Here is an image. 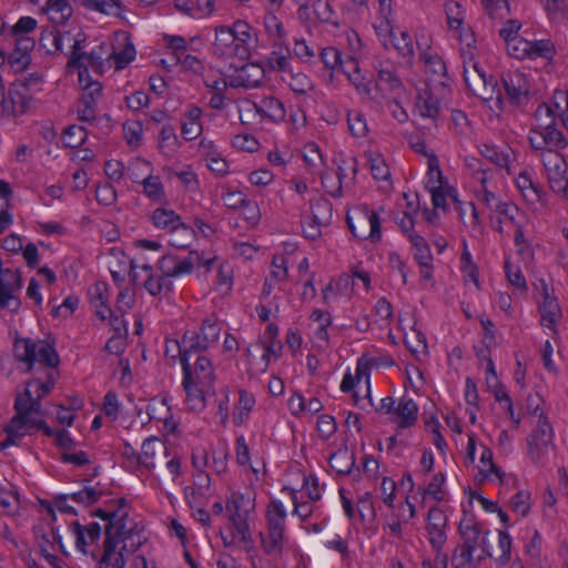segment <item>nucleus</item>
Returning a JSON list of instances; mask_svg holds the SVG:
<instances>
[{
	"mask_svg": "<svg viewBox=\"0 0 568 568\" xmlns=\"http://www.w3.org/2000/svg\"><path fill=\"white\" fill-rule=\"evenodd\" d=\"M118 508L113 510V521L105 526L103 541V562L111 552H135L146 540L143 528L129 518L124 498L116 500Z\"/></svg>",
	"mask_w": 568,
	"mask_h": 568,
	"instance_id": "f257e3e1",
	"label": "nucleus"
},
{
	"mask_svg": "<svg viewBox=\"0 0 568 568\" xmlns=\"http://www.w3.org/2000/svg\"><path fill=\"white\" fill-rule=\"evenodd\" d=\"M458 531L462 544L452 555L454 568H477L486 557L495 556L486 542L489 531L483 532L480 524L474 517H464L459 523Z\"/></svg>",
	"mask_w": 568,
	"mask_h": 568,
	"instance_id": "f03ea898",
	"label": "nucleus"
},
{
	"mask_svg": "<svg viewBox=\"0 0 568 568\" xmlns=\"http://www.w3.org/2000/svg\"><path fill=\"white\" fill-rule=\"evenodd\" d=\"M542 115L547 116L549 122L530 129L528 133L529 144L532 150L541 151L542 156L549 153H559V150L565 149L568 142L564 133L555 125L552 110L547 104H540L535 112L537 120Z\"/></svg>",
	"mask_w": 568,
	"mask_h": 568,
	"instance_id": "7ed1b4c3",
	"label": "nucleus"
},
{
	"mask_svg": "<svg viewBox=\"0 0 568 568\" xmlns=\"http://www.w3.org/2000/svg\"><path fill=\"white\" fill-rule=\"evenodd\" d=\"M170 346H174L181 355V365L183 379L195 382L196 384L214 387L215 371L212 359L205 353H194L193 351H182L179 341H166V354H170Z\"/></svg>",
	"mask_w": 568,
	"mask_h": 568,
	"instance_id": "20e7f679",
	"label": "nucleus"
},
{
	"mask_svg": "<svg viewBox=\"0 0 568 568\" xmlns=\"http://www.w3.org/2000/svg\"><path fill=\"white\" fill-rule=\"evenodd\" d=\"M266 534H261L262 547L268 555H280L286 541V509L282 501L273 499L266 506Z\"/></svg>",
	"mask_w": 568,
	"mask_h": 568,
	"instance_id": "39448f33",
	"label": "nucleus"
},
{
	"mask_svg": "<svg viewBox=\"0 0 568 568\" xmlns=\"http://www.w3.org/2000/svg\"><path fill=\"white\" fill-rule=\"evenodd\" d=\"M254 509L255 499L250 494L232 491L227 497L225 510L233 529L239 536V541L242 544L252 541L248 519Z\"/></svg>",
	"mask_w": 568,
	"mask_h": 568,
	"instance_id": "423d86ee",
	"label": "nucleus"
},
{
	"mask_svg": "<svg viewBox=\"0 0 568 568\" xmlns=\"http://www.w3.org/2000/svg\"><path fill=\"white\" fill-rule=\"evenodd\" d=\"M14 356L19 362L28 365L26 372H30L36 363L47 367H55L59 364V356L54 347L43 341L17 339Z\"/></svg>",
	"mask_w": 568,
	"mask_h": 568,
	"instance_id": "0eeeda50",
	"label": "nucleus"
},
{
	"mask_svg": "<svg viewBox=\"0 0 568 568\" xmlns=\"http://www.w3.org/2000/svg\"><path fill=\"white\" fill-rule=\"evenodd\" d=\"M552 439V427L544 413H540L536 428L527 437V456L535 465L544 466L549 462L555 448Z\"/></svg>",
	"mask_w": 568,
	"mask_h": 568,
	"instance_id": "6e6552de",
	"label": "nucleus"
},
{
	"mask_svg": "<svg viewBox=\"0 0 568 568\" xmlns=\"http://www.w3.org/2000/svg\"><path fill=\"white\" fill-rule=\"evenodd\" d=\"M346 222L354 237L378 242L382 237L381 217L368 206H358L347 212Z\"/></svg>",
	"mask_w": 568,
	"mask_h": 568,
	"instance_id": "1a4fd4ad",
	"label": "nucleus"
},
{
	"mask_svg": "<svg viewBox=\"0 0 568 568\" xmlns=\"http://www.w3.org/2000/svg\"><path fill=\"white\" fill-rule=\"evenodd\" d=\"M221 331L222 327L215 318L206 317L199 332H186L183 335L180 343L182 351L205 353L219 342Z\"/></svg>",
	"mask_w": 568,
	"mask_h": 568,
	"instance_id": "9d476101",
	"label": "nucleus"
},
{
	"mask_svg": "<svg viewBox=\"0 0 568 568\" xmlns=\"http://www.w3.org/2000/svg\"><path fill=\"white\" fill-rule=\"evenodd\" d=\"M82 42V39H74L67 68L70 69L71 65H81L91 69L98 74H102L105 62L111 61V48L101 43L97 49L87 53L83 51Z\"/></svg>",
	"mask_w": 568,
	"mask_h": 568,
	"instance_id": "9b49d317",
	"label": "nucleus"
},
{
	"mask_svg": "<svg viewBox=\"0 0 568 568\" xmlns=\"http://www.w3.org/2000/svg\"><path fill=\"white\" fill-rule=\"evenodd\" d=\"M379 99H373L375 103H382L390 98V95H399L404 91V84L398 77L396 69L392 64L381 67L377 72V80L373 85Z\"/></svg>",
	"mask_w": 568,
	"mask_h": 568,
	"instance_id": "f8f14e48",
	"label": "nucleus"
},
{
	"mask_svg": "<svg viewBox=\"0 0 568 568\" xmlns=\"http://www.w3.org/2000/svg\"><path fill=\"white\" fill-rule=\"evenodd\" d=\"M464 80L467 88L478 98L489 101L493 99L497 82L489 78L479 69L478 63L464 65Z\"/></svg>",
	"mask_w": 568,
	"mask_h": 568,
	"instance_id": "ddd939ff",
	"label": "nucleus"
},
{
	"mask_svg": "<svg viewBox=\"0 0 568 568\" xmlns=\"http://www.w3.org/2000/svg\"><path fill=\"white\" fill-rule=\"evenodd\" d=\"M245 112L257 114L272 123H281L286 116L283 102L272 95L262 97L258 101H246Z\"/></svg>",
	"mask_w": 568,
	"mask_h": 568,
	"instance_id": "4468645a",
	"label": "nucleus"
},
{
	"mask_svg": "<svg viewBox=\"0 0 568 568\" xmlns=\"http://www.w3.org/2000/svg\"><path fill=\"white\" fill-rule=\"evenodd\" d=\"M542 163L548 173L550 189L566 195L568 191V179L566 178L567 163L560 153H549L542 156Z\"/></svg>",
	"mask_w": 568,
	"mask_h": 568,
	"instance_id": "2eb2a0df",
	"label": "nucleus"
},
{
	"mask_svg": "<svg viewBox=\"0 0 568 568\" xmlns=\"http://www.w3.org/2000/svg\"><path fill=\"white\" fill-rule=\"evenodd\" d=\"M213 47L215 54L225 58L239 57L244 59L248 57L250 53L247 45L241 44L226 26L216 28Z\"/></svg>",
	"mask_w": 568,
	"mask_h": 568,
	"instance_id": "dca6fc26",
	"label": "nucleus"
},
{
	"mask_svg": "<svg viewBox=\"0 0 568 568\" xmlns=\"http://www.w3.org/2000/svg\"><path fill=\"white\" fill-rule=\"evenodd\" d=\"M33 102V94L27 92L23 85L12 83L9 87L4 103L1 104L4 115L19 116L29 111Z\"/></svg>",
	"mask_w": 568,
	"mask_h": 568,
	"instance_id": "f3484780",
	"label": "nucleus"
},
{
	"mask_svg": "<svg viewBox=\"0 0 568 568\" xmlns=\"http://www.w3.org/2000/svg\"><path fill=\"white\" fill-rule=\"evenodd\" d=\"M503 85L510 101L519 105L528 101L530 83L527 75L519 70L507 71L501 77Z\"/></svg>",
	"mask_w": 568,
	"mask_h": 568,
	"instance_id": "a211bd4d",
	"label": "nucleus"
},
{
	"mask_svg": "<svg viewBox=\"0 0 568 568\" xmlns=\"http://www.w3.org/2000/svg\"><path fill=\"white\" fill-rule=\"evenodd\" d=\"M541 297L539 302L540 324L557 334V324L562 317V312L557 298L550 293L547 284L541 285Z\"/></svg>",
	"mask_w": 568,
	"mask_h": 568,
	"instance_id": "6ab92c4d",
	"label": "nucleus"
},
{
	"mask_svg": "<svg viewBox=\"0 0 568 568\" xmlns=\"http://www.w3.org/2000/svg\"><path fill=\"white\" fill-rule=\"evenodd\" d=\"M265 69L258 63H245L230 77L231 88L255 89L262 87Z\"/></svg>",
	"mask_w": 568,
	"mask_h": 568,
	"instance_id": "aec40b11",
	"label": "nucleus"
},
{
	"mask_svg": "<svg viewBox=\"0 0 568 568\" xmlns=\"http://www.w3.org/2000/svg\"><path fill=\"white\" fill-rule=\"evenodd\" d=\"M70 530L75 538L77 548L83 554H91L93 558H98V554L90 547L95 546L101 537V527L98 523H91L87 526H82L79 521H72L70 524Z\"/></svg>",
	"mask_w": 568,
	"mask_h": 568,
	"instance_id": "412c9836",
	"label": "nucleus"
},
{
	"mask_svg": "<svg viewBox=\"0 0 568 568\" xmlns=\"http://www.w3.org/2000/svg\"><path fill=\"white\" fill-rule=\"evenodd\" d=\"M478 150L486 160L500 169H505L508 175L515 174L514 162L517 160V152L514 149L484 143L478 146Z\"/></svg>",
	"mask_w": 568,
	"mask_h": 568,
	"instance_id": "4be33fe9",
	"label": "nucleus"
},
{
	"mask_svg": "<svg viewBox=\"0 0 568 568\" xmlns=\"http://www.w3.org/2000/svg\"><path fill=\"white\" fill-rule=\"evenodd\" d=\"M446 525L447 516L442 509L433 507L428 510L426 529L429 542L434 549L444 548L447 540L445 531Z\"/></svg>",
	"mask_w": 568,
	"mask_h": 568,
	"instance_id": "5701e85b",
	"label": "nucleus"
},
{
	"mask_svg": "<svg viewBox=\"0 0 568 568\" xmlns=\"http://www.w3.org/2000/svg\"><path fill=\"white\" fill-rule=\"evenodd\" d=\"M36 45V41L31 37H20L14 40V49L8 57L10 67L21 72L31 63V51Z\"/></svg>",
	"mask_w": 568,
	"mask_h": 568,
	"instance_id": "b1692460",
	"label": "nucleus"
},
{
	"mask_svg": "<svg viewBox=\"0 0 568 568\" xmlns=\"http://www.w3.org/2000/svg\"><path fill=\"white\" fill-rule=\"evenodd\" d=\"M170 456L166 445L158 437H149L142 444L141 465L153 469L164 458Z\"/></svg>",
	"mask_w": 568,
	"mask_h": 568,
	"instance_id": "393cba45",
	"label": "nucleus"
},
{
	"mask_svg": "<svg viewBox=\"0 0 568 568\" xmlns=\"http://www.w3.org/2000/svg\"><path fill=\"white\" fill-rule=\"evenodd\" d=\"M303 158L308 171L313 174L320 175L323 187L327 189V181L329 176L325 173L326 164L317 144L307 143L303 149Z\"/></svg>",
	"mask_w": 568,
	"mask_h": 568,
	"instance_id": "a878e982",
	"label": "nucleus"
},
{
	"mask_svg": "<svg viewBox=\"0 0 568 568\" xmlns=\"http://www.w3.org/2000/svg\"><path fill=\"white\" fill-rule=\"evenodd\" d=\"M346 63L351 64L353 70L351 71L345 69L343 73L347 75L348 80L355 87L356 91L359 94L365 95L371 101H373V99H379V95L377 97L376 92L373 91L371 80L366 79L361 74L357 60L353 55H349L347 58Z\"/></svg>",
	"mask_w": 568,
	"mask_h": 568,
	"instance_id": "bb28decb",
	"label": "nucleus"
},
{
	"mask_svg": "<svg viewBox=\"0 0 568 568\" xmlns=\"http://www.w3.org/2000/svg\"><path fill=\"white\" fill-rule=\"evenodd\" d=\"M90 302L94 307L95 315L101 321H106L108 314L111 313L109 303V287L105 282H97L89 288Z\"/></svg>",
	"mask_w": 568,
	"mask_h": 568,
	"instance_id": "cd10ccee",
	"label": "nucleus"
},
{
	"mask_svg": "<svg viewBox=\"0 0 568 568\" xmlns=\"http://www.w3.org/2000/svg\"><path fill=\"white\" fill-rule=\"evenodd\" d=\"M182 386L187 407L193 412H201L205 407V395L214 390V387H206L186 379L182 381Z\"/></svg>",
	"mask_w": 568,
	"mask_h": 568,
	"instance_id": "c85d7f7f",
	"label": "nucleus"
},
{
	"mask_svg": "<svg viewBox=\"0 0 568 568\" xmlns=\"http://www.w3.org/2000/svg\"><path fill=\"white\" fill-rule=\"evenodd\" d=\"M415 112L422 118L433 120L439 114V100L427 87L418 91Z\"/></svg>",
	"mask_w": 568,
	"mask_h": 568,
	"instance_id": "c756f323",
	"label": "nucleus"
},
{
	"mask_svg": "<svg viewBox=\"0 0 568 568\" xmlns=\"http://www.w3.org/2000/svg\"><path fill=\"white\" fill-rule=\"evenodd\" d=\"M419 59L423 61L426 74L432 77V80H439L444 84L443 78H446L447 68L444 60L433 50L427 47L419 53Z\"/></svg>",
	"mask_w": 568,
	"mask_h": 568,
	"instance_id": "7c9ffc66",
	"label": "nucleus"
},
{
	"mask_svg": "<svg viewBox=\"0 0 568 568\" xmlns=\"http://www.w3.org/2000/svg\"><path fill=\"white\" fill-rule=\"evenodd\" d=\"M21 277L18 271L0 268V306L10 307L13 295L11 292L20 288Z\"/></svg>",
	"mask_w": 568,
	"mask_h": 568,
	"instance_id": "2f4dec72",
	"label": "nucleus"
},
{
	"mask_svg": "<svg viewBox=\"0 0 568 568\" xmlns=\"http://www.w3.org/2000/svg\"><path fill=\"white\" fill-rule=\"evenodd\" d=\"M516 186L519 190L523 199L530 205L542 203L544 192L532 182L531 176L527 171H523L515 180Z\"/></svg>",
	"mask_w": 568,
	"mask_h": 568,
	"instance_id": "473e14b6",
	"label": "nucleus"
},
{
	"mask_svg": "<svg viewBox=\"0 0 568 568\" xmlns=\"http://www.w3.org/2000/svg\"><path fill=\"white\" fill-rule=\"evenodd\" d=\"M17 416H33L40 414L41 403L33 397V384H27L23 393L18 394L14 402Z\"/></svg>",
	"mask_w": 568,
	"mask_h": 568,
	"instance_id": "72a5a7b5",
	"label": "nucleus"
},
{
	"mask_svg": "<svg viewBox=\"0 0 568 568\" xmlns=\"http://www.w3.org/2000/svg\"><path fill=\"white\" fill-rule=\"evenodd\" d=\"M17 444L24 436L32 435L36 432V417L34 416H17L14 415L10 423L4 428Z\"/></svg>",
	"mask_w": 568,
	"mask_h": 568,
	"instance_id": "f704fd0d",
	"label": "nucleus"
},
{
	"mask_svg": "<svg viewBox=\"0 0 568 568\" xmlns=\"http://www.w3.org/2000/svg\"><path fill=\"white\" fill-rule=\"evenodd\" d=\"M418 407L412 398L402 397L396 405L395 422L398 428H407L413 426L417 420Z\"/></svg>",
	"mask_w": 568,
	"mask_h": 568,
	"instance_id": "c9c22d12",
	"label": "nucleus"
},
{
	"mask_svg": "<svg viewBox=\"0 0 568 568\" xmlns=\"http://www.w3.org/2000/svg\"><path fill=\"white\" fill-rule=\"evenodd\" d=\"M41 10L57 24L65 23L73 14L70 0H47Z\"/></svg>",
	"mask_w": 568,
	"mask_h": 568,
	"instance_id": "e433bc0d",
	"label": "nucleus"
},
{
	"mask_svg": "<svg viewBox=\"0 0 568 568\" xmlns=\"http://www.w3.org/2000/svg\"><path fill=\"white\" fill-rule=\"evenodd\" d=\"M202 110L199 106H191L184 115L181 126V133L184 140L192 141L202 132L201 123Z\"/></svg>",
	"mask_w": 568,
	"mask_h": 568,
	"instance_id": "4c0bfd02",
	"label": "nucleus"
},
{
	"mask_svg": "<svg viewBox=\"0 0 568 568\" xmlns=\"http://www.w3.org/2000/svg\"><path fill=\"white\" fill-rule=\"evenodd\" d=\"M291 51L287 42L273 43V49L267 57V65L271 70L287 72L290 65Z\"/></svg>",
	"mask_w": 568,
	"mask_h": 568,
	"instance_id": "58836bf2",
	"label": "nucleus"
},
{
	"mask_svg": "<svg viewBox=\"0 0 568 568\" xmlns=\"http://www.w3.org/2000/svg\"><path fill=\"white\" fill-rule=\"evenodd\" d=\"M151 221L156 229L169 233L176 225H180L182 217L171 209L158 207L152 212Z\"/></svg>",
	"mask_w": 568,
	"mask_h": 568,
	"instance_id": "ea45409f",
	"label": "nucleus"
},
{
	"mask_svg": "<svg viewBox=\"0 0 568 568\" xmlns=\"http://www.w3.org/2000/svg\"><path fill=\"white\" fill-rule=\"evenodd\" d=\"M329 466L339 475H348L355 465V455L347 448L338 449L329 456Z\"/></svg>",
	"mask_w": 568,
	"mask_h": 568,
	"instance_id": "a19ab883",
	"label": "nucleus"
},
{
	"mask_svg": "<svg viewBox=\"0 0 568 568\" xmlns=\"http://www.w3.org/2000/svg\"><path fill=\"white\" fill-rule=\"evenodd\" d=\"M170 244L176 248H187L195 239V232L185 223L181 222L180 225L175 226L174 230L169 232Z\"/></svg>",
	"mask_w": 568,
	"mask_h": 568,
	"instance_id": "79ce46f5",
	"label": "nucleus"
},
{
	"mask_svg": "<svg viewBox=\"0 0 568 568\" xmlns=\"http://www.w3.org/2000/svg\"><path fill=\"white\" fill-rule=\"evenodd\" d=\"M409 242L414 248V258L418 265L428 266L433 262V256L426 240L417 233H409Z\"/></svg>",
	"mask_w": 568,
	"mask_h": 568,
	"instance_id": "37998d69",
	"label": "nucleus"
},
{
	"mask_svg": "<svg viewBox=\"0 0 568 568\" xmlns=\"http://www.w3.org/2000/svg\"><path fill=\"white\" fill-rule=\"evenodd\" d=\"M264 28L273 43L286 42V31L282 21L273 13L268 12L264 17Z\"/></svg>",
	"mask_w": 568,
	"mask_h": 568,
	"instance_id": "c03bdc74",
	"label": "nucleus"
},
{
	"mask_svg": "<svg viewBox=\"0 0 568 568\" xmlns=\"http://www.w3.org/2000/svg\"><path fill=\"white\" fill-rule=\"evenodd\" d=\"M367 164L371 173L375 180L388 181L390 178V170L386 164L382 154L376 152L366 153Z\"/></svg>",
	"mask_w": 568,
	"mask_h": 568,
	"instance_id": "a18cd8bd",
	"label": "nucleus"
},
{
	"mask_svg": "<svg viewBox=\"0 0 568 568\" xmlns=\"http://www.w3.org/2000/svg\"><path fill=\"white\" fill-rule=\"evenodd\" d=\"M390 42L402 58H404L408 63L413 62L415 50L413 38L409 32L400 31L399 37L394 34V37L390 39Z\"/></svg>",
	"mask_w": 568,
	"mask_h": 568,
	"instance_id": "49530a36",
	"label": "nucleus"
},
{
	"mask_svg": "<svg viewBox=\"0 0 568 568\" xmlns=\"http://www.w3.org/2000/svg\"><path fill=\"white\" fill-rule=\"evenodd\" d=\"M310 320L317 323V327L314 332L315 337L318 341L328 344L329 335L327 332V327L331 326L332 324L331 314L328 312L316 308L310 315Z\"/></svg>",
	"mask_w": 568,
	"mask_h": 568,
	"instance_id": "de8ad7c7",
	"label": "nucleus"
},
{
	"mask_svg": "<svg viewBox=\"0 0 568 568\" xmlns=\"http://www.w3.org/2000/svg\"><path fill=\"white\" fill-rule=\"evenodd\" d=\"M479 462H480L479 474L484 478H488L490 475H495L496 478H498L500 483L503 481V471L494 463L493 452L490 448L484 447Z\"/></svg>",
	"mask_w": 568,
	"mask_h": 568,
	"instance_id": "09e8293b",
	"label": "nucleus"
},
{
	"mask_svg": "<svg viewBox=\"0 0 568 568\" xmlns=\"http://www.w3.org/2000/svg\"><path fill=\"white\" fill-rule=\"evenodd\" d=\"M152 166L149 161L136 159L131 162L126 169V174L134 183H142L145 178L152 173Z\"/></svg>",
	"mask_w": 568,
	"mask_h": 568,
	"instance_id": "8fccbe9b",
	"label": "nucleus"
},
{
	"mask_svg": "<svg viewBox=\"0 0 568 568\" xmlns=\"http://www.w3.org/2000/svg\"><path fill=\"white\" fill-rule=\"evenodd\" d=\"M284 81L287 82L293 92L298 94H306L313 88L310 78L302 72L294 73L288 70L287 78H284Z\"/></svg>",
	"mask_w": 568,
	"mask_h": 568,
	"instance_id": "3c124183",
	"label": "nucleus"
},
{
	"mask_svg": "<svg viewBox=\"0 0 568 568\" xmlns=\"http://www.w3.org/2000/svg\"><path fill=\"white\" fill-rule=\"evenodd\" d=\"M555 54V47L550 40H535L530 41V48H528V55L526 59H538L544 58L550 60Z\"/></svg>",
	"mask_w": 568,
	"mask_h": 568,
	"instance_id": "603ef678",
	"label": "nucleus"
},
{
	"mask_svg": "<svg viewBox=\"0 0 568 568\" xmlns=\"http://www.w3.org/2000/svg\"><path fill=\"white\" fill-rule=\"evenodd\" d=\"M143 193L152 201L161 202L165 199L164 186L159 176L150 175L141 183Z\"/></svg>",
	"mask_w": 568,
	"mask_h": 568,
	"instance_id": "864d4df0",
	"label": "nucleus"
},
{
	"mask_svg": "<svg viewBox=\"0 0 568 568\" xmlns=\"http://www.w3.org/2000/svg\"><path fill=\"white\" fill-rule=\"evenodd\" d=\"M202 254L197 251H191L185 258H179L176 256V263L174 266V277L187 275L193 272L195 264H201Z\"/></svg>",
	"mask_w": 568,
	"mask_h": 568,
	"instance_id": "5fc2aeb1",
	"label": "nucleus"
},
{
	"mask_svg": "<svg viewBox=\"0 0 568 568\" xmlns=\"http://www.w3.org/2000/svg\"><path fill=\"white\" fill-rule=\"evenodd\" d=\"M320 58L325 68L329 70H337L342 72L345 70L342 53L334 47H327L322 49Z\"/></svg>",
	"mask_w": 568,
	"mask_h": 568,
	"instance_id": "6e6d98bb",
	"label": "nucleus"
},
{
	"mask_svg": "<svg viewBox=\"0 0 568 568\" xmlns=\"http://www.w3.org/2000/svg\"><path fill=\"white\" fill-rule=\"evenodd\" d=\"M347 123L351 134L355 138H364L368 132L365 116L361 111H348Z\"/></svg>",
	"mask_w": 568,
	"mask_h": 568,
	"instance_id": "4d7b16f0",
	"label": "nucleus"
},
{
	"mask_svg": "<svg viewBox=\"0 0 568 568\" xmlns=\"http://www.w3.org/2000/svg\"><path fill=\"white\" fill-rule=\"evenodd\" d=\"M87 139V131L83 126L71 125L63 132L62 141L64 146L75 149L81 146Z\"/></svg>",
	"mask_w": 568,
	"mask_h": 568,
	"instance_id": "13d9d810",
	"label": "nucleus"
},
{
	"mask_svg": "<svg viewBox=\"0 0 568 568\" xmlns=\"http://www.w3.org/2000/svg\"><path fill=\"white\" fill-rule=\"evenodd\" d=\"M123 133L126 143L132 148L141 145L143 140V125L140 121H126L123 123Z\"/></svg>",
	"mask_w": 568,
	"mask_h": 568,
	"instance_id": "bf43d9fd",
	"label": "nucleus"
},
{
	"mask_svg": "<svg viewBox=\"0 0 568 568\" xmlns=\"http://www.w3.org/2000/svg\"><path fill=\"white\" fill-rule=\"evenodd\" d=\"M255 405V398L253 394L248 393L245 389H241L239 392V402L236 405V414L234 419L237 424L243 423L244 418L247 417L248 413L253 409Z\"/></svg>",
	"mask_w": 568,
	"mask_h": 568,
	"instance_id": "052dcab7",
	"label": "nucleus"
},
{
	"mask_svg": "<svg viewBox=\"0 0 568 568\" xmlns=\"http://www.w3.org/2000/svg\"><path fill=\"white\" fill-rule=\"evenodd\" d=\"M511 552V537L507 531H498V551L494 552V559L500 565L505 566L510 560Z\"/></svg>",
	"mask_w": 568,
	"mask_h": 568,
	"instance_id": "680f3d73",
	"label": "nucleus"
},
{
	"mask_svg": "<svg viewBox=\"0 0 568 568\" xmlns=\"http://www.w3.org/2000/svg\"><path fill=\"white\" fill-rule=\"evenodd\" d=\"M507 51L509 55L516 59H526L528 55V48H530V41L518 36H514L510 40L506 41Z\"/></svg>",
	"mask_w": 568,
	"mask_h": 568,
	"instance_id": "e2e57ef3",
	"label": "nucleus"
},
{
	"mask_svg": "<svg viewBox=\"0 0 568 568\" xmlns=\"http://www.w3.org/2000/svg\"><path fill=\"white\" fill-rule=\"evenodd\" d=\"M81 3L87 9L100 11L105 14H113L121 8L119 0H82Z\"/></svg>",
	"mask_w": 568,
	"mask_h": 568,
	"instance_id": "0e129e2a",
	"label": "nucleus"
},
{
	"mask_svg": "<svg viewBox=\"0 0 568 568\" xmlns=\"http://www.w3.org/2000/svg\"><path fill=\"white\" fill-rule=\"evenodd\" d=\"M98 100L83 97L79 101L77 113L81 121L92 122L95 120Z\"/></svg>",
	"mask_w": 568,
	"mask_h": 568,
	"instance_id": "69168bd1",
	"label": "nucleus"
},
{
	"mask_svg": "<svg viewBox=\"0 0 568 568\" xmlns=\"http://www.w3.org/2000/svg\"><path fill=\"white\" fill-rule=\"evenodd\" d=\"M135 58V48L132 43H126L120 51L111 50V60L114 61L115 69L125 68Z\"/></svg>",
	"mask_w": 568,
	"mask_h": 568,
	"instance_id": "338daca9",
	"label": "nucleus"
},
{
	"mask_svg": "<svg viewBox=\"0 0 568 568\" xmlns=\"http://www.w3.org/2000/svg\"><path fill=\"white\" fill-rule=\"evenodd\" d=\"M510 508L521 517L527 516L530 510V493L520 490L514 495L510 499Z\"/></svg>",
	"mask_w": 568,
	"mask_h": 568,
	"instance_id": "774afa93",
	"label": "nucleus"
}]
</instances>
